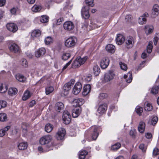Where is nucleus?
<instances>
[{
  "label": "nucleus",
  "instance_id": "1",
  "mask_svg": "<svg viewBox=\"0 0 159 159\" xmlns=\"http://www.w3.org/2000/svg\"><path fill=\"white\" fill-rule=\"evenodd\" d=\"M115 75L112 70H109L104 74L103 82L105 83L110 82L113 79Z\"/></svg>",
  "mask_w": 159,
  "mask_h": 159
},
{
  "label": "nucleus",
  "instance_id": "27",
  "mask_svg": "<svg viewBox=\"0 0 159 159\" xmlns=\"http://www.w3.org/2000/svg\"><path fill=\"white\" fill-rule=\"evenodd\" d=\"M145 126V123L143 121H140L138 126L139 131L141 133H143L144 131Z\"/></svg>",
  "mask_w": 159,
  "mask_h": 159
},
{
  "label": "nucleus",
  "instance_id": "16",
  "mask_svg": "<svg viewBox=\"0 0 159 159\" xmlns=\"http://www.w3.org/2000/svg\"><path fill=\"white\" fill-rule=\"evenodd\" d=\"M45 52V49L43 48H41L35 52V56L37 57H39L43 56Z\"/></svg>",
  "mask_w": 159,
  "mask_h": 159
},
{
  "label": "nucleus",
  "instance_id": "18",
  "mask_svg": "<svg viewBox=\"0 0 159 159\" xmlns=\"http://www.w3.org/2000/svg\"><path fill=\"white\" fill-rule=\"evenodd\" d=\"M91 87L90 84H88L84 85L83 87V91L82 92V95L85 96L87 95L90 92Z\"/></svg>",
  "mask_w": 159,
  "mask_h": 159
},
{
  "label": "nucleus",
  "instance_id": "44",
  "mask_svg": "<svg viewBox=\"0 0 159 159\" xmlns=\"http://www.w3.org/2000/svg\"><path fill=\"white\" fill-rule=\"evenodd\" d=\"M135 111L137 113L139 116L141 115V114L143 111V108L139 106H137L135 108Z\"/></svg>",
  "mask_w": 159,
  "mask_h": 159
},
{
  "label": "nucleus",
  "instance_id": "35",
  "mask_svg": "<svg viewBox=\"0 0 159 159\" xmlns=\"http://www.w3.org/2000/svg\"><path fill=\"white\" fill-rule=\"evenodd\" d=\"M49 17L46 15H43L40 17V21L43 23H45L48 21Z\"/></svg>",
  "mask_w": 159,
  "mask_h": 159
},
{
  "label": "nucleus",
  "instance_id": "29",
  "mask_svg": "<svg viewBox=\"0 0 159 159\" xmlns=\"http://www.w3.org/2000/svg\"><path fill=\"white\" fill-rule=\"evenodd\" d=\"M153 27L152 25H146L145 27V30L147 34L151 33L153 31Z\"/></svg>",
  "mask_w": 159,
  "mask_h": 159
},
{
  "label": "nucleus",
  "instance_id": "34",
  "mask_svg": "<svg viewBox=\"0 0 159 159\" xmlns=\"http://www.w3.org/2000/svg\"><path fill=\"white\" fill-rule=\"evenodd\" d=\"M93 71L94 75L96 76H98L100 72V69L98 66L96 65L93 68Z\"/></svg>",
  "mask_w": 159,
  "mask_h": 159
},
{
  "label": "nucleus",
  "instance_id": "33",
  "mask_svg": "<svg viewBox=\"0 0 159 159\" xmlns=\"http://www.w3.org/2000/svg\"><path fill=\"white\" fill-rule=\"evenodd\" d=\"M87 151L83 150L80 152L79 154V158L80 159H84L86 156L87 154Z\"/></svg>",
  "mask_w": 159,
  "mask_h": 159
},
{
  "label": "nucleus",
  "instance_id": "39",
  "mask_svg": "<svg viewBox=\"0 0 159 159\" xmlns=\"http://www.w3.org/2000/svg\"><path fill=\"white\" fill-rule=\"evenodd\" d=\"M41 34V32L40 30H35L33 31L31 34L32 37H38Z\"/></svg>",
  "mask_w": 159,
  "mask_h": 159
},
{
  "label": "nucleus",
  "instance_id": "3",
  "mask_svg": "<svg viewBox=\"0 0 159 159\" xmlns=\"http://www.w3.org/2000/svg\"><path fill=\"white\" fill-rule=\"evenodd\" d=\"M107 109V106L106 104L103 103L100 104L97 111V115L100 116L104 113Z\"/></svg>",
  "mask_w": 159,
  "mask_h": 159
},
{
  "label": "nucleus",
  "instance_id": "10",
  "mask_svg": "<svg viewBox=\"0 0 159 159\" xmlns=\"http://www.w3.org/2000/svg\"><path fill=\"white\" fill-rule=\"evenodd\" d=\"M7 29L10 31L15 32L18 30L17 25L13 23H9L7 25Z\"/></svg>",
  "mask_w": 159,
  "mask_h": 159
},
{
  "label": "nucleus",
  "instance_id": "40",
  "mask_svg": "<svg viewBox=\"0 0 159 159\" xmlns=\"http://www.w3.org/2000/svg\"><path fill=\"white\" fill-rule=\"evenodd\" d=\"M41 7L40 6L35 5L32 8V11L34 12H37L40 11Z\"/></svg>",
  "mask_w": 159,
  "mask_h": 159
},
{
  "label": "nucleus",
  "instance_id": "19",
  "mask_svg": "<svg viewBox=\"0 0 159 159\" xmlns=\"http://www.w3.org/2000/svg\"><path fill=\"white\" fill-rule=\"evenodd\" d=\"M159 12V6L157 4L154 5L153 7V9L152 11V16L154 18L156 17L158 14Z\"/></svg>",
  "mask_w": 159,
  "mask_h": 159
},
{
  "label": "nucleus",
  "instance_id": "31",
  "mask_svg": "<svg viewBox=\"0 0 159 159\" xmlns=\"http://www.w3.org/2000/svg\"><path fill=\"white\" fill-rule=\"evenodd\" d=\"M8 87L6 85L3 84H0V92L2 93L6 92L7 89Z\"/></svg>",
  "mask_w": 159,
  "mask_h": 159
},
{
  "label": "nucleus",
  "instance_id": "38",
  "mask_svg": "<svg viewBox=\"0 0 159 159\" xmlns=\"http://www.w3.org/2000/svg\"><path fill=\"white\" fill-rule=\"evenodd\" d=\"M53 127L50 124H47L45 128V131L48 133H50L52 130Z\"/></svg>",
  "mask_w": 159,
  "mask_h": 159
},
{
  "label": "nucleus",
  "instance_id": "14",
  "mask_svg": "<svg viewBox=\"0 0 159 159\" xmlns=\"http://www.w3.org/2000/svg\"><path fill=\"white\" fill-rule=\"evenodd\" d=\"M84 100L82 98H78L74 99L73 101V105L76 107H80L84 103Z\"/></svg>",
  "mask_w": 159,
  "mask_h": 159
},
{
  "label": "nucleus",
  "instance_id": "57",
  "mask_svg": "<svg viewBox=\"0 0 159 159\" xmlns=\"http://www.w3.org/2000/svg\"><path fill=\"white\" fill-rule=\"evenodd\" d=\"M159 39V34H157V35L155 36L154 38L153 42L155 45H156Z\"/></svg>",
  "mask_w": 159,
  "mask_h": 159
},
{
  "label": "nucleus",
  "instance_id": "20",
  "mask_svg": "<svg viewBox=\"0 0 159 159\" xmlns=\"http://www.w3.org/2000/svg\"><path fill=\"white\" fill-rule=\"evenodd\" d=\"M98 127L96 126H93L91 129L93 131V133L92 134V138L94 140H95L98 135V133L97 132Z\"/></svg>",
  "mask_w": 159,
  "mask_h": 159
},
{
  "label": "nucleus",
  "instance_id": "61",
  "mask_svg": "<svg viewBox=\"0 0 159 159\" xmlns=\"http://www.w3.org/2000/svg\"><path fill=\"white\" fill-rule=\"evenodd\" d=\"M132 17L130 15H127L125 17V19L127 21H129L131 19Z\"/></svg>",
  "mask_w": 159,
  "mask_h": 159
},
{
  "label": "nucleus",
  "instance_id": "54",
  "mask_svg": "<svg viewBox=\"0 0 159 159\" xmlns=\"http://www.w3.org/2000/svg\"><path fill=\"white\" fill-rule=\"evenodd\" d=\"M21 65L25 67H26L28 66L27 62V61L24 59H23L21 60Z\"/></svg>",
  "mask_w": 159,
  "mask_h": 159
},
{
  "label": "nucleus",
  "instance_id": "43",
  "mask_svg": "<svg viewBox=\"0 0 159 159\" xmlns=\"http://www.w3.org/2000/svg\"><path fill=\"white\" fill-rule=\"evenodd\" d=\"M152 42H149L147 48V52L149 53H151L152 51Z\"/></svg>",
  "mask_w": 159,
  "mask_h": 159
},
{
  "label": "nucleus",
  "instance_id": "50",
  "mask_svg": "<svg viewBox=\"0 0 159 159\" xmlns=\"http://www.w3.org/2000/svg\"><path fill=\"white\" fill-rule=\"evenodd\" d=\"M119 65L121 69L123 70H126L127 69V65L121 62H119Z\"/></svg>",
  "mask_w": 159,
  "mask_h": 159
},
{
  "label": "nucleus",
  "instance_id": "13",
  "mask_svg": "<svg viewBox=\"0 0 159 159\" xmlns=\"http://www.w3.org/2000/svg\"><path fill=\"white\" fill-rule=\"evenodd\" d=\"M63 27L65 30L70 31L72 30L74 28L75 26L71 21H68L64 23Z\"/></svg>",
  "mask_w": 159,
  "mask_h": 159
},
{
  "label": "nucleus",
  "instance_id": "60",
  "mask_svg": "<svg viewBox=\"0 0 159 159\" xmlns=\"http://www.w3.org/2000/svg\"><path fill=\"white\" fill-rule=\"evenodd\" d=\"M72 59L70 60L68 63H67L63 67V70H65V69H66L67 68L68 66H69L70 64V63H71V62H72Z\"/></svg>",
  "mask_w": 159,
  "mask_h": 159
},
{
  "label": "nucleus",
  "instance_id": "49",
  "mask_svg": "<svg viewBox=\"0 0 159 159\" xmlns=\"http://www.w3.org/2000/svg\"><path fill=\"white\" fill-rule=\"evenodd\" d=\"M70 56V55L68 53H64L62 56V59L64 60H67Z\"/></svg>",
  "mask_w": 159,
  "mask_h": 159
},
{
  "label": "nucleus",
  "instance_id": "37",
  "mask_svg": "<svg viewBox=\"0 0 159 159\" xmlns=\"http://www.w3.org/2000/svg\"><path fill=\"white\" fill-rule=\"evenodd\" d=\"M7 120V115L5 113H0V121L4 122Z\"/></svg>",
  "mask_w": 159,
  "mask_h": 159
},
{
  "label": "nucleus",
  "instance_id": "23",
  "mask_svg": "<svg viewBox=\"0 0 159 159\" xmlns=\"http://www.w3.org/2000/svg\"><path fill=\"white\" fill-rule=\"evenodd\" d=\"M55 108L57 111L60 112L64 108V105L61 102H58L55 105Z\"/></svg>",
  "mask_w": 159,
  "mask_h": 159
},
{
  "label": "nucleus",
  "instance_id": "15",
  "mask_svg": "<svg viewBox=\"0 0 159 159\" xmlns=\"http://www.w3.org/2000/svg\"><path fill=\"white\" fill-rule=\"evenodd\" d=\"M81 111V108L80 107H76L72 110V116L74 118L78 117L80 114Z\"/></svg>",
  "mask_w": 159,
  "mask_h": 159
},
{
  "label": "nucleus",
  "instance_id": "59",
  "mask_svg": "<svg viewBox=\"0 0 159 159\" xmlns=\"http://www.w3.org/2000/svg\"><path fill=\"white\" fill-rule=\"evenodd\" d=\"M153 155L154 156H156L158 154H159V150L157 148H155L153 150Z\"/></svg>",
  "mask_w": 159,
  "mask_h": 159
},
{
  "label": "nucleus",
  "instance_id": "62",
  "mask_svg": "<svg viewBox=\"0 0 159 159\" xmlns=\"http://www.w3.org/2000/svg\"><path fill=\"white\" fill-rule=\"evenodd\" d=\"M35 104V101L34 100H32L30 102L29 104V107H33Z\"/></svg>",
  "mask_w": 159,
  "mask_h": 159
},
{
  "label": "nucleus",
  "instance_id": "7",
  "mask_svg": "<svg viewBox=\"0 0 159 159\" xmlns=\"http://www.w3.org/2000/svg\"><path fill=\"white\" fill-rule=\"evenodd\" d=\"M125 46L128 48H130L133 47L134 41L132 37L129 36L125 40Z\"/></svg>",
  "mask_w": 159,
  "mask_h": 159
},
{
  "label": "nucleus",
  "instance_id": "41",
  "mask_svg": "<svg viewBox=\"0 0 159 159\" xmlns=\"http://www.w3.org/2000/svg\"><path fill=\"white\" fill-rule=\"evenodd\" d=\"M120 146L121 144L119 143H117L111 146V149L113 150L116 151L119 149Z\"/></svg>",
  "mask_w": 159,
  "mask_h": 159
},
{
  "label": "nucleus",
  "instance_id": "30",
  "mask_svg": "<svg viewBox=\"0 0 159 159\" xmlns=\"http://www.w3.org/2000/svg\"><path fill=\"white\" fill-rule=\"evenodd\" d=\"M152 106L151 104L148 102H146L144 106V109L146 111H150L152 109Z\"/></svg>",
  "mask_w": 159,
  "mask_h": 159
},
{
  "label": "nucleus",
  "instance_id": "55",
  "mask_svg": "<svg viewBox=\"0 0 159 159\" xmlns=\"http://www.w3.org/2000/svg\"><path fill=\"white\" fill-rule=\"evenodd\" d=\"M139 148L142 150L143 152H145L146 151L147 147L143 144H141L139 146Z\"/></svg>",
  "mask_w": 159,
  "mask_h": 159
},
{
  "label": "nucleus",
  "instance_id": "6",
  "mask_svg": "<svg viewBox=\"0 0 159 159\" xmlns=\"http://www.w3.org/2000/svg\"><path fill=\"white\" fill-rule=\"evenodd\" d=\"M52 137L49 135L44 136L39 140V143L42 145L46 144L49 143L51 140Z\"/></svg>",
  "mask_w": 159,
  "mask_h": 159
},
{
  "label": "nucleus",
  "instance_id": "25",
  "mask_svg": "<svg viewBox=\"0 0 159 159\" xmlns=\"http://www.w3.org/2000/svg\"><path fill=\"white\" fill-rule=\"evenodd\" d=\"M124 77L127 83H130L132 79V73L130 72L124 75Z\"/></svg>",
  "mask_w": 159,
  "mask_h": 159
},
{
  "label": "nucleus",
  "instance_id": "11",
  "mask_svg": "<svg viewBox=\"0 0 159 159\" xmlns=\"http://www.w3.org/2000/svg\"><path fill=\"white\" fill-rule=\"evenodd\" d=\"M109 60L107 57L102 58L101 61L100 65L102 68L104 69L107 68L109 64Z\"/></svg>",
  "mask_w": 159,
  "mask_h": 159
},
{
  "label": "nucleus",
  "instance_id": "32",
  "mask_svg": "<svg viewBox=\"0 0 159 159\" xmlns=\"http://www.w3.org/2000/svg\"><path fill=\"white\" fill-rule=\"evenodd\" d=\"M76 59L78 62L80 63V65H81L85 63L87 59V57H85L83 58H81L80 57H79Z\"/></svg>",
  "mask_w": 159,
  "mask_h": 159
},
{
  "label": "nucleus",
  "instance_id": "64",
  "mask_svg": "<svg viewBox=\"0 0 159 159\" xmlns=\"http://www.w3.org/2000/svg\"><path fill=\"white\" fill-rule=\"evenodd\" d=\"M6 0H0V7L4 6L6 3Z\"/></svg>",
  "mask_w": 159,
  "mask_h": 159
},
{
  "label": "nucleus",
  "instance_id": "22",
  "mask_svg": "<svg viewBox=\"0 0 159 159\" xmlns=\"http://www.w3.org/2000/svg\"><path fill=\"white\" fill-rule=\"evenodd\" d=\"M106 49L107 52L111 53H114L115 51V46L112 44H108L106 47Z\"/></svg>",
  "mask_w": 159,
  "mask_h": 159
},
{
  "label": "nucleus",
  "instance_id": "4",
  "mask_svg": "<svg viewBox=\"0 0 159 159\" xmlns=\"http://www.w3.org/2000/svg\"><path fill=\"white\" fill-rule=\"evenodd\" d=\"M62 119L64 123L66 124H69L71 120V116L69 113L67 111H65L63 114Z\"/></svg>",
  "mask_w": 159,
  "mask_h": 159
},
{
  "label": "nucleus",
  "instance_id": "36",
  "mask_svg": "<svg viewBox=\"0 0 159 159\" xmlns=\"http://www.w3.org/2000/svg\"><path fill=\"white\" fill-rule=\"evenodd\" d=\"M31 95L30 92L29 91H26L24 93L22 97V99L23 100L25 101L28 99L30 97Z\"/></svg>",
  "mask_w": 159,
  "mask_h": 159
},
{
  "label": "nucleus",
  "instance_id": "24",
  "mask_svg": "<svg viewBox=\"0 0 159 159\" xmlns=\"http://www.w3.org/2000/svg\"><path fill=\"white\" fill-rule=\"evenodd\" d=\"M16 78L19 81L21 82H24L26 80V78L20 74H18L16 75Z\"/></svg>",
  "mask_w": 159,
  "mask_h": 159
},
{
  "label": "nucleus",
  "instance_id": "53",
  "mask_svg": "<svg viewBox=\"0 0 159 159\" xmlns=\"http://www.w3.org/2000/svg\"><path fill=\"white\" fill-rule=\"evenodd\" d=\"M158 87H153L151 89V92L153 94H156L158 93Z\"/></svg>",
  "mask_w": 159,
  "mask_h": 159
},
{
  "label": "nucleus",
  "instance_id": "21",
  "mask_svg": "<svg viewBox=\"0 0 159 159\" xmlns=\"http://www.w3.org/2000/svg\"><path fill=\"white\" fill-rule=\"evenodd\" d=\"M10 51L14 53H17L19 51V48L18 46L15 43L11 44L9 47Z\"/></svg>",
  "mask_w": 159,
  "mask_h": 159
},
{
  "label": "nucleus",
  "instance_id": "2",
  "mask_svg": "<svg viewBox=\"0 0 159 159\" xmlns=\"http://www.w3.org/2000/svg\"><path fill=\"white\" fill-rule=\"evenodd\" d=\"M77 41L75 37H71L68 38L65 43V46L67 48H71L74 47Z\"/></svg>",
  "mask_w": 159,
  "mask_h": 159
},
{
  "label": "nucleus",
  "instance_id": "9",
  "mask_svg": "<svg viewBox=\"0 0 159 159\" xmlns=\"http://www.w3.org/2000/svg\"><path fill=\"white\" fill-rule=\"evenodd\" d=\"M82 88V85L80 82L76 83L73 89V93L75 94H77L81 91Z\"/></svg>",
  "mask_w": 159,
  "mask_h": 159
},
{
  "label": "nucleus",
  "instance_id": "5",
  "mask_svg": "<svg viewBox=\"0 0 159 159\" xmlns=\"http://www.w3.org/2000/svg\"><path fill=\"white\" fill-rule=\"evenodd\" d=\"M66 134L65 129L62 128H59L56 135V137L58 140H61L63 139Z\"/></svg>",
  "mask_w": 159,
  "mask_h": 159
},
{
  "label": "nucleus",
  "instance_id": "58",
  "mask_svg": "<svg viewBox=\"0 0 159 159\" xmlns=\"http://www.w3.org/2000/svg\"><path fill=\"white\" fill-rule=\"evenodd\" d=\"M107 94L104 93H101L100 94L99 98L101 99H103L107 97Z\"/></svg>",
  "mask_w": 159,
  "mask_h": 159
},
{
  "label": "nucleus",
  "instance_id": "26",
  "mask_svg": "<svg viewBox=\"0 0 159 159\" xmlns=\"http://www.w3.org/2000/svg\"><path fill=\"white\" fill-rule=\"evenodd\" d=\"M28 144L26 142L20 143L18 145V149L21 150L26 149L27 147Z\"/></svg>",
  "mask_w": 159,
  "mask_h": 159
},
{
  "label": "nucleus",
  "instance_id": "17",
  "mask_svg": "<svg viewBox=\"0 0 159 159\" xmlns=\"http://www.w3.org/2000/svg\"><path fill=\"white\" fill-rule=\"evenodd\" d=\"M125 40L124 37L123 35L119 34L117 35L116 40V43L118 45H120L124 42Z\"/></svg>",
  "mask_w": 159,
  "mask_h": 159
},
{
  "label": "nucleus",
  "instance_id": "51",
  "mask_svg": "<svg viewBox=\"0 0 159 159\" xmlns=\"http://www.w3.org/2000/svg\"><path fill=\"white\" fill-rule=\"evenodd\" d=\"M85 2L88 5L91 7H93L94 5L93 0H85Z\"/></svg>",
  "mask_w": 159,
  "mask_h": 159
},
{
  "label": "nucleus",
  "instance_id": "52",
  "mask_svg": "<svg viewBox=\"0 0 159 159\" xmlns=\"http://www.w3.org/2000/svg\"><path fill=\"white\" fill-rule=\"evenodd\" d=\"M7 106V102L3 100H0V109L5 107Z\"/></svg>",
  "mask_w": 159,
  "mask_h": 159
},
{
  "label": "nucleus",
  "instance_id": "56",
  "mask_svg": "<svg viewBox=\"0 0 159 159\" xmlns=\"http://www.w3.org/2000/svg\"><path fill=\"white\" fill-rule=\"evenodd\" d=\"M63 20V19L62 18H60L57 20H54V23H55L56 25H59L61 24Z\"/></svg>",
  "mask_w": 159,
  "mask_h": 159
},
{
  "label": "nucleus",
  "instance_id": "47",
  "mask_svg": "<svg viewBox=\"0 0 159 159\" xmlns=\"http://www.w3.org/2000/svg\"><path fill=\"white\" fill-rule=\"evenodd\" d=\"M146 21V18H144V17L142 16H140L138 20V22L140 24L143 25L145 23Z\"/></svg>",
  "mask_w": 159,
  "mask_h": 159
},
{
  "label": "nucleus",
  "instance_id": "48",
  "mask_svg": "<svg viewBox=\"0 0 159 159\" xmlns=\"http://www.w3.org/2000/svg\"><path fill=\"white\" fill-rule=\"evenodd\" d=\"M44 41L46 44H49L52 43V40L51 37L48 36L45 39Z\"/></svg>",
  "mask_w": 159,
  "mask_h": 159
},
{
  "label": "nucleus",
  "instance_id": "12",
  "mask_svg": "<svg viewBox=\"0 0 159 159\" xmlns=\"http://www.w3.org/2000/svg\"><path fill=\"white\" fill-rule=\"evenodd\" d=\"M82 16L85 19H88L90 16L88 11V8L87 7H83L81 11Z\"/></svg>",
  "mask_w": 159,
  "mask_h": 159
},
{
  "label": "nucleus",
  "instance_id": "63",
  "mask_svg": "<svg viewBox=\"0 0 159 159\" xmlns=\"http://www.w3.org/2000/svg\"><path fill=\"white\" fill-rule=\"evenodd\" d=\"M91 76H87L85 79V80L88 82H89L91 80Z\"/></svg>",
  "mask_w": 159,
  "mask_h": 159
},
{
  "label": "nucleus",
  "instance_id": "42",
  "mask_svg": "<svg viewBox=\"0 0 159 159\" xmlns=\"http://www.w3.org/2000/svg\"><path fill=\"white\" fill-rule=\"evenodd\" d=\"M80 66V63L78 62L77 59H76L72 63V67L74 68H76Z\"/></svg>",
  "mask_w": 159,
  "mask_h": 159
},
{
  "label": "nucleus",
  "instance_id": "28",
  "mask_svg": "<svg viewBox=\"0 0 159 159\" xmlns=\"http://www.w3.org/2000/svg\"><path fill=\"white\" fill-rule=\"evenodd\" d=\"M17 89L15 88H10L9 89L8 94L11 96H13L17 93Z\"/></svg>",
  "mask_w": 159,
  "mask_h": 159
},
{
  "label": "nucleus",
  "instance_id": "45",
  "mask_svg": "<svg viewBox=\"0 0 159 159\" xmlns=\"http://www.w3.org/2000/svg\"><path fill=\"white\" fill-rule=\"evenodd\" d=\"M45 90L46 94L48 95L53 91L54 89L52 87L50 86L46 88Z\"/></svg>",
  "mask_w": 159,
  "mask_h": 159
},
{
  "label": "nucleus",
  "instance_id": "46",
  "mask_svg": "<svg viewBox=\"0 0 159 159\" xmlns=\"http://www.w3.org/2000/svg\"><path fill=\"white\" fill-rule=\"evenodd\" d=\"M158 120V117L157 116H153L150 121V124L153 125H155L157 122Z\"/></svg>",
  "mask_w": 159,
  "mask_h": 159
},
{
  "label": "nucleus",
  "instance_id": "8",
  "mask_svg": "<svg viewBox=\"0 0 159 159\" xmlns=\"http://www.w3.org/2000/svg\"><path fill=\"white\" fill-rule=\"evenodd\" d=\"M75 83V80L72 79L70 81L65 84L63 87V89L65 92H66V94H68V91L70 89L71 86L73 85Z\"/></svg>",
  "mask_w": 159,
  "mask_h": 159
}]
</instances>
